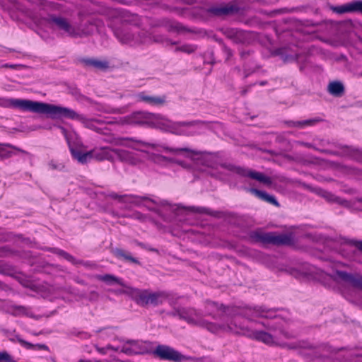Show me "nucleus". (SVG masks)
Here are the masks:
<instances>
[{
  "label": "nucleus",
  "instance_id": "f257e3e1",
  "mask_svg": "<svg viewBox=\"0 0 362 362\" xmlns=\"http://www.w3.org/2000/svg\"><path fill=\"white\" fill-rule=\"evenodd\" d=\"M4 107L17 109L22 112L46 114L52 119H70L80 122L85 127L97 132L98 121L87 118L75 110L60 105L33 101L28 99L8 98L4 102Z\"/></svg>",
  "mask_w": 362,
  "mask_h": 362
},
{
  "label": "nucleus",
  "instance_id": "f03ea898",
  "mask_svg": "<svg viewBox=\"0 0 362 362\" xmlns=\"http://www.w3.org/2000/svg\"><path fill=\"white\" fill-rule=\"evenodd\" d=\"M202 123L199 120L174 122L159 114L138 111L129 115L115 117V124L148 126L177 135H192L187 129Z\"/></svg>",
  "mask_w": 362,
  "mask_h": 362
},
{
  "label": "nucleus",
  "instance_id": "7ed1b4c3",
  "mask_svg": "<svg viewBox=\"0 0 362 362\" xmlns=\"http://www.w3.org/2000/svg\"><path fill=\"white\" fill-rule=\"evenodd\" d=\"M125 204V208H130L132 205L144 206L148 210L156 212L163 221H172L177 216L182 215L187 209L197 213H206V209L202 207L190 206L185 208L180 205L170 204L165 200L156 201L146 196L118 195L115 194V205Z\"/></svg>",
  "mask_w": 362,
  "mask_h": 362
},
{
  "label": "nucleus",
  "instance_id": "20e7f679",
  "mask_svg": "<svg viewBox=\"0 0 362 362\" xmlns=\"http://www.w3.org/2000/svg\"><path fill=\"white\" fill-rule=\"evenodd\" d=\"M206 315L212 317L213 319L217 320L221 318L223 315L228 317H234L241 315L246 318L251 317H270L272 310H267L264 307H226L223 304H218L216 302L206 300Z\"/></svg>",
  "mask_w": 362,
  "mask_h": 362
},
{
  "label": "nucleus",
  "instance_id": "39448f33",
  "mask_svg": "<svg viewBox=\"0 0 362 362\" xmlns=\"http://www.w3.org/2000/svg\"><path fill=\"white\" fill-rule=\"evenodd\" d=\"M263 307V305L262 306ZM267 310H272L270 317L262 316V317L272 319L271 322L267 323L262 322V325L267 329L274 332V334H270L263 331H255L252 333L253 337L263 343L268 345L278 344L279 341L282 339H290L293 337L292 334H290L286 329V322L281 317H279L276 314V309L268 308L264 306ZM253 317H255L253 316ZM252 317L249 319L251 320Z\"/></svg>",
  "mask_w": 362,
  "mask_h": 362
},
{
  "label": "nucleus",
  "instance_id": "423d86ee",
  "mask_svg": "<svg viewBox=\"0 0 362 362\" xmlns=\"http://www.w3.org/2000/svg\"><path fill=\"white\" fill-rule=\"evenodd\" d=\"M179 319L186 321L189 325L206 328L213 333H217L219 331H233L230 325L224 323L219 325L208 322L202 318V315L199 311L190 307H180Z\"/></svg>",
  "mask_w": 362,
  "mask_h": 362
},
{
  "label": "nucleus",
  "instance_id": "0eeeda50",
  "mask_svg": "<svg viewBox=\"0 0 362 362\" xmlns=\"http://www.w3.org/2000/svg\"><path fill=\"white\" fill-rule=\"evenodd\" d=\"M152 344L149 341L115 338V352L127 356L150 354Z\"/></svg>",
  "mask_w": 362,
  "mask_h": 362
},
{
  "label": "nucleus",
  "instance_id": "6e6552de",
  "mask_svg": "<svg viewBox=\"0 0 362 362\" xmlns=\"http://www.w3.org/2000/svg\"><path fill=\"white\" fill-rule=\"evenodd\" d=\"M115 294L129 296L137 305L146 307L149 305L151 291L130 286L122 279L115 276Z\"/></svg>",
  "mask_w": 362,
  "mask_h": 362
},
{
  "label": "nucleus",
  "instance_id": "1a4fd4ad",
  "mask_svg": "<svg viewBox=\"0 0 362 362\" xmlns=\"http://www.w3.org/2000/svg\"><path fill=\"white\" fill-rule=\"evenodd\" d=\"M251 239L257 243L271 244L273 245H290L293 244L291 234H277L275 232L252 231Z\"/></svg>",
  "mask_w": 362,
  "mask_h": 362
},
{
  "label": "nucleus",
  "instance_id": "9d476101",
  "mask_svg": "<svg viewBox=\"0 0 362 362\" xmlns=\"http://www.w3.org/2000/svg\"><path fill=\"white\" fill-rule=\"evenodd\" d=\"M69 150L72 157L82 164L88 163L93 158H95L98 160H110L113 153V150L108 147H103L99 150L82 152L80 150L74 148L69 145Z\"/></svg>",
  "mask_w": 362,
  "mask_h": 362
},
{
  "label": "nucleus",
  "instance_id": "9b49d317",
  "mask_svg": "<svg viewBox=\"0 0 362 362\" xmlns=\"http://www.w3.org/2000/svg\"><path fill=\"white\" fill-rule=\"evenodd\" d=\"M221 167L233 172L240 176L250 177V179L258 181L265 185L270 186L272 184V180L270 177L264 175L262 173L257 172L249 168L235 165L231 163L221 164Z\"/></svg>",
  "mask_w": 362,
  "mask_h": 362
},
{
  "label": "nucleus",
  "instance_id": "f8f14e48",
  "mask_svg": "<svg viewBox=\"0 0 362 362\" xmlns=\"http://www.w3.org/2000/svg\"><path fill=\"white\" fill-rule=\"evenodd\" d=\"M221 167L233 172L240 176L250 177V179L258 181L265 185L270 186L272 184V180L270 177L264 175L262 173L257 172L249 168L235 165L231 163L221 164Z\"/></svg>",
  "mask_w": 362,
  "mask_h": 362
},
{
  "label": "nucleus",
  "instance_id": "ddd939ff",
  "mask_svg": "<svg viewBox=\"0 0 362 362\" xmlns=\"http://www.w3.org/2000/svg\"><path fill=\"white\" fill-rule=\"evenodd\" d=\"M47 23L52 30L63 31L67 35L72 37L78 36L76 29L64 17L51 15L47 19Z\"/></svg>",
  "mask_w": 362,
  "mask_h": 362
},
{
  "label": "nucleus",
  "instance_id": "4468645a",
  "mask_svg": "<svg viewBox=\"0 0 362 362\" xmlns=\"http://www.w3.org/2000/svg\"><path fill=\"white\" fill-rule=\"evenodd\" d=\"M205 11L209 16L224 17L238 14L240 8L237 4L230 2L206 6Z\"/></svg>",
  "mask_w": 362,
  "mask_h": 362
},
{
  "label": "nucleus",
  "instance_id": "2eb2a0df",
  "mask_svg": "<svg viewBox=\"0 0 362 362\" xmlns=\"http://www.w3.org/2000/svg\"><path fill=\"white\" fill-rule=\"evenodd\" d=\"M151 354L160 360L173 362H181L185 358V356L178 351L163 344L158 345L155 349L152 348Z\"/></svg>",
  "mask_w": 362,
  "mask_h": 362
},
{
  "label": "nucleus",
  "instance_id": "dca6fc26",
  "mask_svg": "<svg viewBox=\"0 0 362 362\" xmlns=\"http://www.w3.org/2000/svg\"><path fill=\"white\" fill-rule=\"evenodd\" d=\"M333 279L336 281L346 284L362 291V275L360 273H349L345 271L337 270L333 274Z\"/></svg>",
  "mask_w": 362,
  "mask_h": 362
},
{
  "label": "nucleus",
  "instance_id": "f3484780",
  "mask_svg": "<svg viewBox=\"0 0 362 362\" xmlns=\"http://www.w3.org/2000/svg\"><path fill=\"white\" fill-rule=\"evenodd\" d=\"M117 37L122 43L136 44L148 42V37L144 32L139 33L137 35L126 32L122 34H117Z\"/></svg>",
  "mask_w": 362,
  "mask_h": 362
},
{
  "label": "nucleus",
  "instance_id": "a211bd4d",
  "mask_svg": "<svg viewBox=\"0 0 362 362\" xmlns=\"http://www.w3.org/2000/svg\"><path fill=\"white\" fill-rule=\"evenodd\" d=\"M224 35L236 44L247 43L250 38V35L248 33L236 28L226 29L224 31Z\"/></svg>",
  "mask_w": 362,
  "mask_h": 362
},
{
  "label": "nucleus",
  "instance_id": "6ab92c4d",
  "mask_svg": "<svg viewBox=\"0 0 362 362\" xmlns=\"http://www.w3.org/2000/svg\"><path fill=\"white\" fill-rule=\"evenodd\" d=\"M137 101L144 102L153 106H161L165 103V95H148L144 92H141L136 95Z\"/></svg>",
  "mask_w": 362,
  "mask_h": 362
},
{
  "label": "nucleus",
  "instance_id": "aec40b11",
  "mask_svg": "<svg viewBox=\"0 0 362 362\" xmlns=\"http://www.w3.org/2000/svg\"><path fill=\"white\" fill-rule=\"evenodd\" d=\"M79 62L86 68H90L97 71H105L109 66L106 60H99L95 58H81Z\"/></svg>",
  "mask_w": 362,
  "mask_h": 362
},
{
  "label": "nucleus",
  "instance_id": "412c9836",
  "mask_svg": "<svg viewBox=\"0 0 362 362\" xmlns=\"http://www.w3.org/2000/svg\"><path fill=\"white\" fill-rule=\"evenodd\" d=\"M168 300L170 305H173V300L170 298L168 293L165 291L151 292L150 296L149 305L157 306Z\"/></svg>",
  "mask_w": 362,
  "mask_h": 362
},
{
  "label": "nucleus",
  "instance_id": "4be33fe9",
  "mask_svg": "<svg viewBox=\"0 0 362 362\" xmlns=\"http://www.w3.org/2000/svg\"><path fill=\"white\" fill-rule=\"evenodd\" d=\"M161 148L163 149V151L166 153H170L173 155H181V154H185L186 157L191 158L193 156L199 155L200 154L199 151L191 149L187 147H182V148H173V147H168L166 146H161Z\"/></svg>",
  "mask_w": 362,
  "mask_h": 362
},
{
  "label": "nucleus",
  "instance_id": "5701e85b",
  "mask_svg": "<svg viewBox=\"0 0 362 362\" xmlns=\"http://www.w3.org/2000/svg\"><path fill=\"white\" fill-rule=\"evenodd\" d=\"M247 191L252 194L256 197H257L258 199H259L260 200L273 204L276 206H279V204L276 199L275 198V197L269 194L264 191H262L256 188H249Z\"/></svg>",
  "mask_w": 362,
  "mask_h": 362
},
{
  "label": "nucleus",
  "instance_id": "b1692460",
  "mask_svg": "<svg viewBox=\"0 0 362 362\" xmlns=\"http://www.w3.org/2000/svg\"><path fill=\"white\" fill-rule=\"evenodd\" d=\"M327 91L334 97H341L344 95L345 88L341 82L334 81L329 83Z\"/></svg>",
  "mask_w": 362,
  "mask_h": 362
},
{
  "label": "nucleus",
  "instance_id": "393cba45",
  "mask_svg": "<svg viewBox=\"0 0 362 362\" xmlns=\"http://www.w3.org/2000/svg\"><path fill=\"white\" fill-rule=\"evenodd\" d=\"M115 255L120 260L132 262L136 264H141L140 262L135 257L132 256V254L126 250L122 249L115 250Z\"/></svg>",
  "mask_w": 362,
  "mask_h": 362
},
{
  "label": "nucleus",
  "instance_id": "a878e982",
  "mask_svg": "<svg viewBox=\"0 0 362 362\" xmlns=\"http://www.w3.org/2000/svg\"><path fill=\"white\" fill-rule=\"evenodd\" d=\"M14 146L7 143H0V161L11 158L13 155Z\"/></svg>",
  "mask_w": 362,
  "mask_h": 362
},
{
  "label": "nucleus",
  "instance_id": "bb28decb",
  "mask_svg": "<svg viewBox=\"0 0 362 362\" xmlns=\"http://www.w3.org/2000/svg\"><path fill=\"white\" fill-rule=\"evenodd\" d=\"M320 194L323 198H325L327 201L329 202L337 203L339 204V205H342L347 207L349 206V202L346 200L341 199L340 197L335 196L334 194L329 192L322 190Z\"/></svg>",
  "mask_w": 362,
  "mask_h": 362
},
{
  "label": "nucleus",
  "instance_id": "cd10ccee",
  "mask_svg": "<svg viewBox=\"0 0 362 362\" xmlns=\"http://www.w3.org/2000/svg\"><path fill=\"white\" fill-rule=\"evenodd\" d=\"M274 54L275 55L280 56L284 62H290L296 60L298 59L297 54H288L287 47H282L274 50Z\"/></svg>",
  "mask_w": 362,
  "mask_h": 362
},
{
  "label": "nucleus",
  "instance_id": "c85d7f7f",
  "mask_svg": "<svg viewBox=\"0 0 362 362\" xmlns=\"http://www.w3.org/2000/svg\"><path fill=\"white\" fill-rule=\"evenodd\" d=\"M9 312L14 316H28L30 308L23 305L12 304L8 308Z\"/></svg>",
  "mask_w": 362,
  "mask_h": 362
},
{
  "label": "nucleus",
  "instance_id": "c756f323",
  "mask_svg": "<svg viewBox=\"0 0 362 362\" xmlns=\"http://www.w3.org/2000/svg\"><path fill=\"white\" fill-rule=\"evenodd\" d=\"M18 343L26 349H32V350H45L49 351V347L46 344H33L24 339H18Z\"/></svg>",
  "mask_w": 362,
  "mask_h": 362
},
{
  "label": "nucleus",
  "instance_id": "7c9ffc66",
  "mask_svg": "<svg viewBox=\"0 0 362 362\" xmlns=\"http://www.w3.org/2000/svg\"><path fill=\"white\" fill-rule=\"evenodd\" d=\"M52 252L74 264H77V261L75 257L63 250L59 248H52Z\"/></svg>",
  "mask_w": 362,
  "mask_h": 362
},
{
  "label": "nucleus",
  "instance_id": "2f4dec72",
  "mask_svg": "<svg viewBox=\"0 0 362 362\" xmlns=\"http://www.w3.org/2000/svg\"><path fill=\"white\" fill-rule=\"evenodd\" d=\"M139 143L130 138H115V145L127 146L132 148H136V144Z\"/></svg>",
  "mask_w": 362,
  "mask_h": 362
},
{
  "label": "nucleus",
  "instance_id": "473e14b6",
  "mask_svg": "<svg viewBox=\"0 0 362 362\" xmlns=\"http://www.w3.org/2000/svg\"><path fill=\"white\" fill-rule=\"evenodd\" d=\"M112 127L113 123L112 122H110L107 124L100 122L98 127L97 128V132L103 135L111 136Z\"/></svg>",
  "mask_w": 362,
  "mask_h": 362
},
{
  "label": "nucleus",
  "instance_id": "72a5a7b5",
  "mask_svg": "<svg viewBox=\"0 0 362 362\" xmlns=\"http://www.w3.org/2000/svg\"><path fill=\"white\" fill-rule=\"evenodd\" d=\"M350 13L362 14V0H354L349 2Z\"/></svg>",
  "mask_w": 362,
  "mask_h": 362
},
{
  "label": "nucleus",
  "instance_id": "f704fd0d",
  "mask_svg": "<svg viewBox=\"0 0 362 362\" xmlns=\"http://www.w3.org/2000/svg\"><path fill=\"white\" fill-rule=\"evenodd\" d=\"M322 119L320 117H315L313 119H308L305 120L299 121V128L303 129L305 127L314 126L318 122H321Z\"/></svg>",
  "mask_w": 362,
  "mask_h": 362
},
{
  "label": "nucleus",
  "instance_id": "c9c22d12",
  "mask_svg": "<svg viewBox=\"0 0 362 362\" xmlns=\"http://www.w3.org/2000/svg\"><path fill=\"white\" fill-rule=\"evenodd\" d=\"M197 49V47L196 45L185 44L180 47H177L176 48V51H180L187 54H191L195 52Z\"/></svg>",
  "mask_w": 362,
  "mask_h": 362
},
{
  "label": "nucleus",
  "instance_id": "e433bc0d",
  "mask_svg": "<svg viewBox=\"0 0 362 362\" xmlns=\"http://www.w3.org/2000/svg\"><path fill=\"white\" fill-rule=\"evenodd\" d=\"M334 11L335 12H337V13H350V10H349V3L346 4H344V5H341V6H337L335 8H334Z\"/></svg>",
  "mask_w": 362,
  "mask_h": 362
},
{
  "label": "nucleus",
  "instance_id": "4c0bfd02",
  "mask_svg": "<svg viewBox=\"0 0 362 362\" xmlns=\"http://www.w3.org/2000/svg\"><path fill=\"white\" fill-rule=\"evenodd\" d=\"M132 216L135 218V219H137L140 221H142V222H144L147 220L148 217L147 216L141 214V212L139 211H135L132 214Z\"/></svg>",
  "mask_w": 362,
  "mask_h": 362
},
{
  "label": "nucleus",
  "instance_id": "58836bf2",
  "mask_svg": "<svg viewBox=\"0 0 362 362\" xmlns=\"http://www.w3.org/2000/svg\"><path fill=\"white\" fill-rule=\"evenodd\" d=\"M170 28L171 30H177L178 32L187 30L185 27H184L181 23L177 22L172 23Z\"/></svg>",
  "mask_w": 362,
  "mask_h": 362
},
{
  "label": "nucleus",
  "instance_id": "ea45409f",
  "mask_svg": "<svg viewBox=\"0 0 362 362\" xmlns=\"http://www.w3.org/2000/svg\"><path fill=\"white\" fill-rule=\"evenodd\" d=\"M347 243L350 245L355 246L359 251L362 252V240H349Z\"/></svg>",
  "mask_w": 362,
  "mask_h": 362
},
{
  "label": "nucleus",
  "instance_id": "a19ab883",
  "mask_svg": "<svg viewBox=\"0 0 362 362\" xmlns=\"http://www.w3.org/2000/svg\"><path fill=\"white\" fill-rule=\"evenodd\" d=\"M171 306L173 307V308L171 311L168 313V315L178 317L180 318V307H174L173 305Z\"/></svg>",
  "mask_w": 362,
  "mask_h": 362
},
{
  "label": "nucleus",
  "instance_id": "79ce46f5",
  "mask_svg": "<svg viewBox=\"0 0 362 362\" xmlns=\"http://www.w3.org/2000/svg\"><path fill=\"white\" fill-rule=\"evenodd\" d=\"M139 245L141 247H142V248H144V249H145L146 250L151 251V252H157V253L158 252V250L157 249L153 248V247H151L148 245H146L144 243H139Z\"/></svg>",
  "mask_w": 362,
  "mask_h": 362
},
{
  "label": "nucleus",
  "instance_id": "37998d69",
  "mask_svg": "<svg viewBox=\"0 0 362 362\" xmlns=\"http://www.w3.org/2000/svg\"><path fill=\"white\" fill-rule=\"evenodd\" d=\"M297 144L300 145V146H305L306 148H313L315 150H317L318 151L319 149L315 148L313 144H310V143H308V142H304V141H297Z\"/></svg>",
  "mask_w": 362,
  "mask_h": 362
},
{
  "label": "nucleus",
  "instance_id": "c03bdc74",
  "mask_svg": "<svg viewBox=\"0 0 362 362\" xmlns=\"http://www.w3.org/2000/svg\"><path fill=\"white\" fill-rule=\"evenodd\" d=\"M59 128L61 130V132L62 133V134L64 136L65 139H66L68 144H69L67 130L62 126H59Z\"/></svg>",
  "mask_w": 362,
  "mask_h": 362
},
{
  "label": "nucleus",
  "instance_id": "a18cd8bd",
  "mask_svg": "<svg viewBox=\"0 0 362 362\" xmlns=\"http://www.w3.org/2000/svg\"><path fill=\"white\" fill-rule=\"evenodd\" d=\"M286 124H288V127H298L299 128V121H288L286 122Z\"/></svg>",
  "mask_w": 362,
  "mask_h": 362
},
{
  "label": "nucleus",
  "instance_id": "49530a36",
  "mask_svg": "<svg viewBox=\"0 0 362 362\" xmlns=\"http://www.w3.org/2000/svg\"><path fill=\"white\" fill-rule=\"evenodd\" d=\"M223 50L227 54V55H228L227 59H228V58L230 57L233 54L232 50L230 48H228V47H226V45L223 46Z\"/></svg>",
  "mask_w": 362,
  "mask_h": 362
},
{
  "label": "nucleus",
  "instance_id": "de8ad7c7",
  "mask_svg": "<svg viewBox=\"0 0 362 362\" xmlns=\"http://www.w3.org/2000/svg\"><path fill=\"white\" fill-rule=\"evenodd\" d=\"M250 53H251L250 50L241 51L240 52V57L243 59H245V58H247V56H249L250 54Z\"/></svg>",
  "mask_w": 362,
  "mask_h": 362
},
{
  "label": "nucleus",
  "instance_id": "09e8293b",
  "mask_svg": "<svg viewBox=\"0 0 362 362\" xmlns=\"http://www.w3.org/2000/svg\"><path fill=\"white\" fill-rule=\"evenodd\" d=\"M100 279H102V280H104V281H106V280L113 281V276H112V275H107V276H100Z\"/></svg>",
  "mask_w": 362,
  "mask_h": 362
},
{
  "label": "nucleus",
  "instance_id": "8fccbe9b",
  "mask_svg": "<svg viewBox=\"0 0 362 362\" xmlns=\"http://www.w3.org/2000/svg\"><path fill=\"white\" fill-rule=\"evenodd\" d=\"M286 11V8H281V9H279V10H275L273 11V13H274L275 14H278V13H284Z\"/></svg>",
  "mask_w": 362,
  "mask_h": 362
},
{
  "label": "nucleus",
  "instance_id": "3c124183",
  "mask_svg": "<svg viewBox=\"0 0 362 362\" xmlns=\"http://www.w3.org/2000/svg\"><path fill=\"white\" fill-rule=\"evenodd\" d=\"M115 157L117 156V157L120 158V152L119 149L115 148Z\"/></svg>",
  "mask_w": 362,
  "mask_h": 362
},
{
  "label": "nucleus",
  "instance_id": "603ef678",
  "mask_svg": "<svg viewBox=\"0 0 362 362\" xmlns=\"http://www.w3.org/2000/svg\"><path fill=\"white\" fill-rule=\"evenodd\" d=\"M247 90H247V88L243 89V90L241 91V94H242V95H245L247 93Z\"/></svg>",
  "mask_w": 362,
  "mask_h": 362
},
{
  "label": "nucleus",
  "instance_id": "864d4df0",
  "mask_svg": "<svg viewBox=\"0 0 362 362\" xmlns=\"http://www.w3.org/2000/svg\"><path fill=\"white\" fill-rule=\"evenodd\" d=\"M114 112H115V114H116V113H122L123 112L122 111L121 109H118V110L115 109Z\"/></svg>",
  "mask_w": 362,
  "mask_h": 362
},
{
  "label": "nucleus",
  "instance_id": "5fc2aeb1",
  "mask_svg": "<svg viewBox=\"0 0 362 362\" xmlns=\"http://www.w3.org/2000/svg\"><path fill=\"white\" fill-rule=\"evenodd\" d=\"M267 83V81H262L259 82V85L260 86H264Z\"/></svg>",
  "mask_w": 362,
  "mask_h": 362
},
{
  "label": "nucleus",
  "instance_id": "6e6d98bb",
  "mask_svg": "<svg viewBox=\"0 0 362 362\" xmlns=\"http://www.w3.org/2000/svg\"><path fill=\"white\" fill-rule=\"evenodd\" d=\"M164 160H168V161H170V162H173V160L172 158H168L167 157H163Z\"/></svg>",
  "mask_w": 362,
  "mask_h": 362
},
{
  "label": "nucleus",
  "instance_id": "4d7b16f0",
  "mask_svg": "<svg viewBox=\"0 0 362 362\" xmlns=\"http://www.w3.org/2000/svg\"><path fill=\"white\" fill-rule=\"evenodd\" d=\"M79 362H91V361L89 360H80Z\"/></svg>",
  "mask_w": 362,
  "mask_h": 362
},
{
  "label": "nucleus",
  "instance_id": "13d9d810",
  "mask_svg": "<svg viewBox=\"0 0 362 362\" xmlns=\"http://www.w3.org/2000/svg\"><path fill=\"white\" fill-rule=\"evenodd\" d=\"M99 351H100V353H102V354H103V353H104V352H103V349H99Z\"/></svg>",
  "mask_w": 362,
  "mask_h": 362
},
{
  "label": "nucleus",
  "instance_id": "bf43d9fd",
  "mask_svg": "<svg viewBox=\"0 0 362 362\" xmlns=\"http://www.w3.org/2000/svg\"><path fill=\"white\" fill-rule=\"evenodd\" d=\"M115 1L119 2V3H122V0H115Z\"/></svg>",
  "mask_w": 362,
  "mask_h": 362
},
{
  "label": "nucleus",
  "instance_id": "052dcab7",
  "mask_svg": "<svg viewBox=\"0 0 362 362\" xmlns=\"http://www.w3.org/2000/svg\"><path fill=\"white\" fill-rule=\"evenodd\" d=\"M6 66H7V67H12L13 68L14 66L13 65H10V66L6 65Z\"/></svg>",
  "mask_w": 362,
  "mask_h": 362
},
{
  "label": "nucleus",
  "instance_id": "680f3d73",
  "mask_svg": "<svg viewBox=\"0 0 362 362\" xmlns=\"http://www.w3.org/2000/svg\"><path fill=\"white\" fill-rule=\"evenodd\" d=\"M114 12H115V14L116 13V12H117V9H115L114 10Z\"/></svg>",
  "mask_w": 362,
  "mask_h": 362
},
{
  "label": "nucleus",
  "instance_id": "e2e57ef3",
  "mask_svg": "<svg viewBox=\"0 0 362 362\" xmlns=\"http://www.w3.org/2000/svg\"><path fill=\"white\" fill-rule=\"evenodd\" d=\"M358 202L362 203V199H359Z\"/></svg>",
  "mask_w": 362,
  "mask_h": 362
},
{
  "label": "nucleus",
  "instance_id": "0e129e2a",
  "mask_svg": "<svg viewBox=\"0 0 362 362\" xmlns=\"http://www.w3.org/2000/svg\"><path fill=\"white\" fill-rule=\"evenodd\" d=\"M108 141L111 142L112 141V138H110V139L107 140Z\"/></svg>",
  "mask_w": 362,
  "mask_h": 362
},
{
  "label": "nucleus",
  "instance_id": "69168bd1",
  "mask_svg": "<svg viewBox=\"0 0 362 362\" xmlns=\"http://www.w3.org/2000/svg\"><path fill=\"white\" fill-rule=\"evenodd\" d=\"M95 362H100V361H95Z\"/></svg>",
  "mask_w": 362,
  "mask_h": 362
},
{
  "label": "nucleus",
  "instance_id": "338daca9",
  "mask_svg": "<svg viewBox=\"0 0 362 362\" xmlns=\"http://www.w3.org/2000/svg\"><path fill=\"white\" fill-rule=\"evenodd\" d=\"M1 286V282L0 281V286Z\"/></svg>",
  "mask_w": 362,
  "mask_h": 362
}]
</instances>
